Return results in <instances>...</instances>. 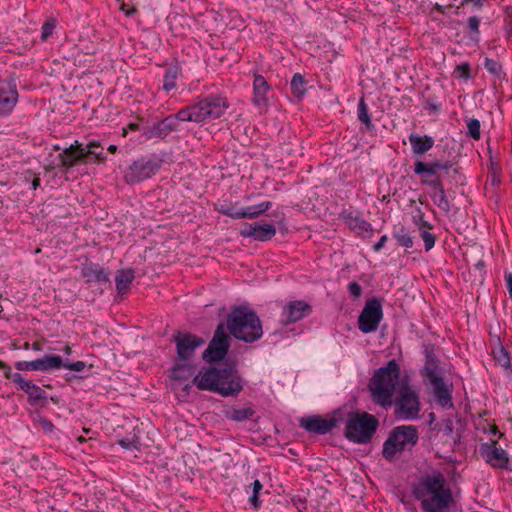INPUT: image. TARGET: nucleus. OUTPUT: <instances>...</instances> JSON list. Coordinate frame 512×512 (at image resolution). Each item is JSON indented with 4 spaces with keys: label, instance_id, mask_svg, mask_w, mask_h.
<instances>
[{
    "label": "nucleus",
    "instance_id": "obj_29",
    "mask_svg": "<svg viewBox=\"0 0 512 512\" xmlns=\"http://www.w3.org/2000/svg\"><path fill=\"white\" fill-rule=\"evenodd\" d=\"M84 154H86V159H88V163L92 162L95 164H105L107 161V156L103 152V147L99 140H91L85 146L83 145Z\"/></svg>",
    "mask_w": 512,
    "mask_h": 512
},
{
    "label": "nucleus",
    "instance_id": "obj_11",
    "mask_svg": "<svg viewBox=\"0 0 512 512\" xmlns=\"http://www.w3.org/2000/svg\"><path fill=\"white\" fill-rule=\"evenodd\" d=\"M343 408L333 410L327 417L320 415H309L299 419V426L306 432L315 435H326L334 428L343 424Z\"/></svg>",
    "mask_w": 512,
    "mask_h": 512
},
{
    "label": "nucleus",
    "instance_id": "obj_42",
    "mask_svg": "<svg viewBox=\"0 0 512 512\" xmlns=\"http://www.w3.org/2000/svg\"><path fill=\"white\" fill-rule=\"evenodd\" d=\"M467 135L474 140H480L481 138V123L476 118H467Z\"/></svg>",
    "mask_w": 512,
    "mask_h": 512
},
{
    "label": "nucleus",
    "instance_id": "obj_37",
    "mask_svg": "<svg viewBox=\"0 0 512 512\" xmlns=\"http://www.w3.org/2000/svg\"><path fill=\"white\" fill-rule=\"evenodd\" d=\"M414 173L420 176V180L441 177L440 173H437L432 168L428 167L427 162L421 160H417L414 163Z\"/></svg>",
    "mask_w": 512,
    "mask_h": 512
},
{
    "label": "nucleus",
    "instance_id": "obj_31",
    "mask_svg": "<svg viewBox=\"0 0 512 512\" xmlns=\"http://www.w3.org/2000/svg\"><path fill=\"white\" fill-rule=\"evenodd\" d=\"M134 278L135 272L133 269H120L116 272L115 283L118 295H125L129 291Z\"/></svg>",
    "mask_w": 512,
    "mask_h": 512
},
{
    "label": "nucleus",
    "instance_id": "obj_52",
    "mask_svg": "<svg viewBox=\"0 0 512 512\" xmlns=\"http://www.w3.org/2000/svg\"><path fill=\"white\" fill-rule=\"evenodd\" d=\"M38 423L46 433H52L55 430L54 424L44 416L38 417Z\"/></svg>",
    "mask_w": 512,
    "mask_h": 512
},
{
    "label": "nucleus",
    "instance_id": "obj_49",
    "mask_svg": "<svg viewBox=\"0 0 512 512\" xmlns=\"http://www.w3.org/2000/svg\"><path fill=\"white\" fill-rule=\"evenodd\" d=\"M61 368L75 372H81L86 368V363L84 361L69 362L62 360Z\"/></svg>",
    "mask_w": 512,
    "mask_h": 512
},
{
    "label": "nucleus",
    "instance_id": "obj_44",
    "mask_svg": "<svg viewBox=\"0 0 512 512\" xmlns=\"http://www.w3.org/2000/svg\"><path fill=\"white\" fill-rule=\"evenodd\" d=\"M57 27V20L54 17L47 18L41 27V41L45 42L52 36L55 28Z\"/></svg>",
    "mask_w": 512,
    "mask_h": 512
},
{
    "label": "nucleus",
    "instance_id": "obj_22",
    "mask_svg": "<svg viewBox=\"0 0 512 512\" xmlns=\"http://www.w3.org/2000/svg\"><path fill=\"white\" fill-rule=\"evenodd\" d=\"M244 238H252L255 241L266 242L276 234V227L269 223H245L239 232Z\"/></svg>",
    "mask_w": 512,
    "mask_h": 512
},
{
    "label": "nucleus",
    "instance_id": "obj_27",
    "mask_svg": "<svg viewBox=\"0 0 512 512\" xmlns=\"http://www.w3.org/2000/svg\"><path fill=\"white\" fill-rule=\"evenodd\" d=\"M181 74L182 66L177 60L169 64H166L161 89L167 94L172 90L176 89L177 79Z\"/></svg>",
    "mask_w": 512,
    "mask_h": 512
},
{
    "label": "nucleus",
    "instance_id": "obj_14",
    "mask_svg": "<svg viewBox=\"0 0 512 512\" xmlns=\"http://www.w3.org/2000/svg\"><path fill=\"white\" fill-rule=\"evenodd\" d=\"M6 379L11 380L17 389L27 395V402L35 408H46L48 406V394L32 380H26L20 373L6 372Z\"/></svg>",
    "mask_w": 512,
    "mask_h": 512
},
{
    "label": "nucleus",
    "instance_id": "obj_51",
    "mask_svg": "<svg viewBox=\"0 0 512 512\" xmlns=\"http://www.w3.org/2000/svg\"><path fill=\"white\" fill-rule=\"evenodd\" d=\"M435 97H428L425 100L424 109L429 111V113H437L441 109V105L435 102Z\"/></svg>",
    "mask_w": 512,
    "mask_h": 512
},
{
    "label": "nucleus",
    "instance_id": "obj_17",
    "mask_svg": "<svg viewBox=\"0 0 512 512\" xmlns=\"http://www.w3.org/2000/svg\"><path fill=\"white\" fill-rule=\"evenodd\" d=\"M56 159L58 162L49 164L47 167L48 170L60 167L63 172L68 173L73 167L88 163L86 154H84L83 144L78 140H75L73 144L63 149V151L57 155Z\"/></svg>",
    "mask_w": 512,
    "mask_h": 512
},
{
    "label": "nucleus",
    "instance_id": "obj_59",
    "mask_svg": "<svg viewBox=\"0 0 512 512\" xmlns=\"http://www.w3.org/2000/svg\"><path fill=\"white\" fill-rule=\"evenodd\" d=\"M272 207V202L270 201H264L256 205V208L260 215L268 211Z\"/></svg>",
    "mask_w": 512,
    "mask_h": 512
},
{
    "label": "nucleus",
    "instance_id": "obj_47",
    "mask_svg": "<svg viewBox=\"0 0 512 512\" xmlns=\"http://www.w3.org/2000/svg\"><path fill=\"white\" fill-rule=\"evenodd\" d=\"M419 234H420L421 239L424 242L425 251L426 252L430 251L435 246V243L437 240L436 235L431 233L430 230L429 231L423 230Z\"/></svg>",
    "mask_w": 512,
    "mask_h": 512
},
{
    "label": "nucleus",
    "instance_id": "obj_53",
    "mask_svg": "<svg viewBox=\"0 0 512 512\" xmlns=\"http://www.w3.org/2000/svg\"><path fill=\"white\" fill-rule=\"evenodd\" d=\"M243 211V218L248 219H256L260 216V213L258 212L256 205L247 206L245 208H242Z\"/></svg>",
    "mask_w": 512,
    "mask_h": 512
},
{
    "label": "nucleus",
    "instance_id": "obj_13",
    "mask_svg": "<svg viewBox=\"0 0 512 512\" xmlns=\"http://www.w3.org/2000/svg\"><path fill=\"white\" fill-rule=\"evenodd\" d=\"M230 345V335L227 333L225 324L221 322L217 325L212 339L203 351L202 359L210 366L220 363L226 357Z\"/></svg>",
    "mask_w": 512,
    "mask_h": 512
},
{
    "label": "nucleus",
    "instance_id": "obj_28",
    "mask_svg": "<svg viewBox=\"0 0 512 512\" xmlns=\"http://www.w3.org/2000/svg\"><path fill=\"white\" fill-rule=\"evenodd\" d=\"M409 142L414 155L421 156L431 150L434 146V139L429 135H419L411 133L409 135Z\"/></svg>",
    "mask_w": 512,
    "mask_h": 512
},
{
    "label": "nucleus",
    "instance_id": "obj_19",
    "mask_svg": "<svg viewBox=\"0 0 512 512\" xmlns=\"http://www.w3.org/2000/svg\"><path fill=\"white\" fill-rule=\"evenodd\" d=\"M18 90L16 79L12 76L0 81V116H9L17 102H18Z\"/></svg>",
    "mask_w": 512,
    "mask_h": 512
},
{
    "label": "nucleus",
    "instance_id": "obj_3",
    "mask_svg": "<svg viewBox=\"0 0 512 512\" xmlns=\"http://www.w3.org/2000/svg\"><path fill=\"white\" fill-rule=\"evenodd\" d=\"M225 327L235 339L245 343H254L263 336L259 316L247 305L232 307L226 318Z\"/></svg>",
    "mask_w": 512,
    "mask_h": 512
},
{
    "label": "nucleus",
    "instance_id": "obj_20",
    "mask_svg": "<svg viewBox=\"0 0 512 512\" xmlns=\"http://www.w3.org/2000/svg\"><path fill=\"white\" fill-rule=\"evenodd\" d=\"M62 357L59 355L46 354L42 358L32 361H17L14 367L18 371H41L48 372L61 369Z\"/></svg>",
    "mask_w": 512,
    "mask_h": 512
},
{
    "label": "nucleus",
    "instance_id": "obj_5",
    "mask_svg": "<svg viewBox=\"0 0 512 512\" xmlns=\"http://www.w3.org/2000/svg\"><path fill=\"white\" fill-rule=\"evenodd\" d=\"M172 341L176 345V358L171 368V378L185 380L194 369L193 361L196 350L206 342L204 338L196 334L181 331L173 334Z\"/></svg>",
    "mask_w": 512,
    "mask_h": 512
},
{
    "label": "nucleus",
    "instance_id": "obj_15",
    "mask_svg": "<svg viewBox=\"0 0 512 512\" xmlns=\"http://www.w3.org/2000/svg\"><path fill=\"white\" fill-rule=\"evenodd\" d=\"M383 299L372 297L366 300L358 317V328L364 334L375 332L383 319Z\"/></svg>",
    "mask_w": 512,
    "mask_h": 512
},
{
    "label": "nucleus",
    "instance_id": "obj_24",
    "mask_svg": "<svg viewBox=\"0 0 512 512\" xmlns=\"http://www.w3.org/2000/svg\"><path fill=\"white\" fill-rule=\"evenodd\" d=\"M271 86L260 74H254L252 103L260 111L266 110L269 105L268 93Z\"/></svg>",
    "mask_w": 512,
    "mask_h": 512
},
{
    "label": "nucleus",
    "instance_id": "obj_61",
    "mask_svg": "<svg viewBox=\"0 0 512 512\" xmlns=\"http://www.w3.org/2000/svg\"><path fill=\"white\" fill-rule=\"evenodd\" d=\"M232 207L231 203H222L219 208H217L218 212L223 214L224 210L230 209Z\"/></svg>",
    "mask_w": 512,
    "mask_h": 512
},
{
    "label": "nucleus",
    "instance_id": "obj_50",
    "mask_svg": "<svg viewBox=\"0 0 512 512\" xmlns=\"http://www.w3.org/2000/svg\"><path fill=\"white\" fill-rule=\"evenodd\" d=\"M347 288L350 296L353 299H358L362 295L363 289L361 285L356 281L350 282Z\"/></svg>",
    "mask_w": 512,
    "mask_h": 512
},
{
    "label": "nucleus",
    "instance_id": "obj_39",
    "mask_svg": "<svg viewBox=\"0 0 512 512\" xmlns=\"http://www.w3.org/2000/svg\"><path fill=\"white\" fill-rule=\"evenodd\" d=\"M430 197L433 203L443 212L448 213L451 210V204L446 196L445 189L431 192Z\"/></svg>",
    "mask_w": 512,
    "mask_h": 512
},
{
    "label": "nucleus",
    "instance_id": "obj_56",
    "mask_svg": "<svg viewBox=\"0 0 512 512\" xmlns=\"http://www.w3.org/2000/svg\"><path fill=\"white\" fill-rule=\"evenodd\" d=\"M415 226L417 227L419 233H421L423 230L429 231L434 228V226L425 219L419 220V223H417Z\"/></svg>",
    "mask_w": 512,
    "mask_h": 512
},
{
    "label": "nucleus",
    "instance_id": "obj_41",
    "mask_svg": "<svg viewBox=\"0 0 512 512\" xmlns=\"http://www.w3.org/2000/svg\"><path fill=\"white\" fill-rule=\"evenodd\" d=\"M493 357L495 361L504 369H511L510 356L507 349L503 345H499L493 350Z\"/></svg>",
    "mask_w": 512,
    "mask_h": 512
},
{
    "label": "nucleus",
    "instance_id": "obj_12",
    "mask_svg": "<svg viewBox=\"0 0 512 512\" xmlns=\"http://www.w3.org/2000/svg\"><path fill=\"white\" fill-rule=\"evenodd\" d=\"M180 122H187L182 108L174 114L167 115L145 126L143 136H145L146 139L156 138L165 141L171 133L179 131Z\"/></svg>",
    "mask_w": 512,
    "mask_h": 512
},
{
    "label": "nucleus",
    "instance_id": "obj_62",
    "mask_svg": "<svg viewBox=\"0 0 512 512\" xmlns=\"http://www.w3.org/2000/svg\"><path fill=\"white\" fill-rule=\"evenodd\" d=\"M10 369H11V368H10V366H9V365H7L5 362H3V361H1V360H0V370H2V371H3L4 377H6V372H7V371H10Z\"/></svg>",
    "mask_w": 512,
    "mask_h": 512
},
{
    "label": "nucleus",
    "instance_id": "obj_1",
    "mask_svg": "<svg viewBox=\"0 0 512 512\" xmlns=\"http://www.w3.org/2000/svg\"><path fill=\"white\" fill-rule=\"evenodd\" d=\"M411 493L420 501L423 512H450L454 503L452 492L440 471L421 476L411 484Z\"/></svg>",
    "mask_w": 512,
    "mask_h": 512
},
{
    "label": "nucleus",
    "instance_id": "obj_43",
    "mask_svg": "<svg viewBox=\"0 0 512 512\" xmlns=\"http://www.w3.org/2000/svg\"><path fill=\"white\" fill-rule=\"evenodd\" d=\"M453 76L455 78L462 79L465 82H467L469 79L472 78L470 64L468 62H462L458 64L453 71Z\"/></svg>",
    "mask_w": 512,
    "mask_h": 512
},
{
    "label": "nucleus",
    "instance_id": "obj_35",
    "mask_svg": "<svg viewBox=\"0 0 512 512\" xmlns=\"http://www.w3.org/2000/svg\"><path fill=\"white\" fill-rule=\"evenodd\" d=\"M392 236L397 241V244L399 246H402L405 248H412L414 245L413 237L411 236L410 232L404 226H401L398 229H395L392 232Z\"/></svg>",
    "mask_w": 512,
    "mask_h": 512
},
{
    "label": "nucleus",
    "instance_id": "obj_33",
    "mask_svg": "<svg viewBox=\"0 0 512 512\" xmlns=\"http://www.w3.org/2000/svg\"><path fill=\"white\" fill-rule=\"evenodd\" d=\"M256 414V411L252 407L245 408H231L225 411L224 415L227 419L235 422H244L248 419H252Z\"/></svg>",
    "mask_w": 512,
    "mask_h": 512
},
{
    "label": "nucleus",
    "instance_id": "obj_16",
    "mask_svg": "<svg viewBox=\"0 0 512 512\" xmlns=\"http://www.w3.org/2000/svg\"><path fill=\"white\" fill-rule=\"evenodd\" d=\"M339 218L358 237L368 239L373 236L374 229L371 223L363 218V212L359 209L353 206L344 207L339 213Z\"/></svg>",
    "mask_w": 512,
    "mask_h": 512
},
{
    "label": "nucleus",
    "instance_id": "obj_26",
    "mask_svg": "<svg viewBox=\"0 0 512 512\" xmlns=\"http://www.w3.org/2000/svg\"><path fill=\"white\" fill-rule=\"evenodd\" d=\"M428 381L433 386L436 402L443 408L453 407L452 389L444 382L443 377L440 375Z\"/></svg>",
    "mask_w": 512,
    "mask_h": 512
},
{
    "label": "nucleus",
    "instance_id": "obj_54",
    "mask_svg": "<svg viewBox=\"0 0 512 512\" xmlns=\"http://www.w3.org/2000/svg\"><path fill=\"white\" fill-rule=\"evenodd\" d=\"M243 211L241 209H236L232 206L230 209L224 210L223 215L228 216L232 219H243Z\"/></svg>",
    "mask_w": 512,
    "mask_h": 512
},
{
    "label": "nucleus",
    "instance_id": "obj_63",
    "mask_svg": "<svg viewBox=\"0 0 512 512\" xmlns=\"http://www.w3.org/2000/svg\"><path fill=\"white\" fill-rule=\"evenodd\" d=\"M39 186H40V178H39V177H35V178L32 180L31 188H32L33 190H36Z\"/></svg>",
    "mask_w": 512,
    "mask_h": 512
},
{
    "label": "nucleus",
    "instance_id": "obj_36",
    "mask_svg": "<svg viewBox=\"0 0 512 512\" xmlns=\"http://www.w3.org/2000/svg\"><path fill=\"white\" fill-rule=\"evenodd\" d=\"M262 489L263 484L258 479H256L250 486L246 487L247 493L251 490V495L248 501L255 510H259L262 506V501L259 499V494Z\"/></svg>",
    "mask_w": 512,
    "mask_h": 512
},
{
    "label": "nucleus",
    "instance_id": "obj_38",
    "mask_svg": "<svg viewBox=\"0 0 512 512\" xmlns=\"http://www.w3.org/2000/svg\"><path fill=\"white\" fill-rule=\"evenodd\" d=\"M306 81L300 73H295L290 82L291 93L296 98H302L306 93Z\"/></svg>",
    "mask_w": 512,
    "mask_h": 512
},
{
    "label": "nucleus",
    "instance_id": "obj_6",
    "mask_svg": "<svg viewBox=\"0 0 512 512\" xmlns=\"http://www.w3.org/2000/svg\"><path fill=\"white\" fill-rule=\"evenodd\" d=\"M344 436L356 444H368L375 435L378 419L368 412H353L343 408Z\"/></svg>",
    "mask_w": 512,
    "mask_h": 512
},
{
    "label": "nucleus",
    "instance_id": "obj_18",
    "mask_svg": "<svg viewBox=\"0 0 512 512\" xmlns=\"http://www.w3.org/2000/svg\"><path fill=\"white\" fill-rule=\"evenodd\" d=\"M480 454L492 468L512 471L509 455L506 450L498 446L497 440L491 439L489 442L482 443Z\"/></svg>",
    "mask_w": 512,
    "mask_h": 512
},
{
    "label": "nucleus",
    "instance_id": "obj_23",
    "mask_svg": "<svg viewBox=\"0 0 512 512\" xmlns=\"http://www.w3.org/2000/svg\"><path fill=\"white\" fill-rule=\"evenodd\" d=\"M427 166L432 168L434 171H444L447 175L449 182L455 186L464 185L466 181L465 175L461 172L460 167L456 162L451 160H435L427 162Z\"/></svg>",
    "mask_w": 512,
    "mask_h": 512
},
{
    "label": "nucleus",
    "instance_id": "obj_40",
    "mask_svg": "<svg viewBox=\"0 0 512 512\" xmlns=\"http://www.w3.org/2000/svg\"><path fill=\"white\" fill-rule=\"evenodd\" d=\"M480 18L476 15L468 17L466 27L468 29L469 38L478 43L480 41Z\"/></svg>",
    "mask_w": 512,
    "mask_h": 512
},
{
    "label": "nucleus",
    "instance_id": "obj_25",
    "mask_svg": "<svg viewBox=\"0 0 512 512\" xmlns=\"http://www.w3.org/2000/svg\"><path fill=\"white\" fill-rule=\"evenodd\" d=\"M80 275L87 284H110V271L101 267L98 263L83 264Z\"/></svg>",
    "mask_w": 512,
    "mask_h": 512
},
{
    "label": "nucleus",
    "instance_id": "obj_30",
    "mask_svg": "<svg viewBox=\"0 0 512 512\" xmlns=\"http://www.w3.org/2000/svg\"><path fill=\"white\" fill-rule=\"evenodd\" d=\"M420 374L428 380L440 376L439 359L433 350H425V364Z\"/></svg>",
    "mask_w": 512,
    "mask_h": 512
},
{
    "label": "nucleus",
    "instance_id": "obj_58",
    "mask_svg": "<svg viewBox=\"0 0 512 512\" xmlns=\"http://www.w3.org/2000/svg\"><path fill=\"white\" fill-rule=\"evenodd\" d=\"M292 502L294 504V506L297 507L298 510H302V509H306V499L305 498H301L300 496H294L292 498Z\"/></svg>",
    "mask_w": 512,
    "mask_h": 512
},
{
    "label": "nucleus",
    "instance_id": "obj_60",
    "mask_svg": "<svg viewBox=\"0 0 512 512\" xmlns=\"http://www.w3.org/2000/svg\"><path fill=\"white\" fill-rule=\"evenodd\" d=\"M413 223L416 225L417 223H419V220H424V213L422 212L421 209H418L417 210V214L413 216Z\"/></svg>",
    "mask_w": 512,
    "mask_h": 512
},
{
    "label": "nucleus",
    "instance_id": "obj_4",
    "mask_svg": "<svg viewBox=\"0 0 512 512\" xmlns=\"http://www.w3.org/2000/svg\"><path fill=\"white\" fill-rule=\"evenodd\" d=\"M401 369L395 359L376 369L369 380L368 389L375 404L383 407L393 404V395L399 384Z\"/></svg>",
    "mask_w": 512,
    "mask_h": 512
},
{
    "label": "nucleus",
    "instance_id": "obj_55",
    "mask_svg": "<svg viewBox=\"0 0 512 512\" xmlns=\"http://www.w3.org/2000/svg\"><path fill=\"white\" fill-rule=\"evenodd\" d=\"M506 288L509 293V297L512 300V272L505 271L504 274Z\"/></svg>",
    "mask_w": 512,
    "mask_h": 512
},
{
    "label": "nucleus",
    "instance_id": "obj_2",
    "mask_svg": "<svg viewBox=\"0 0 512 512\" xmlns=\"http://www.w3.org/2000/svg\"><path fill=\"white\" fill-rule=\"evenodd\" d=\"M192 382L200 391H209L225 398H236L246 384L234 365L202 367Z\"/></svg>",
    "mask_w": 512,
    "mask_h": 512
},
{
    "label": "nucleus",
    "instance_id": "obj_7",
    "mask_svg": "<svg viewBox=\"0 0 512 512\" xmlns=\"http://www.w3.org/2000/svg\"><path fill=\"white\" fill-rule=\"evenodd\" d=\"M229 103L226 97L209 94L183 107L187 122L206 123L224 115Z\"/></svg>",
    "mask_w": 512,
    "mask_h": 512
},
{
    "label": "nucleus",
    "instance_id": "obj_9",
    "mask_svg": "<svg viewBox=\"0 0 512 512\" xmlns=\"http://www.w3.org/2000/svg\"><path fill=\"white\" fill-rule=\"evenodd\" d=\"M163 162V158L156 153L141 156L122 170L123 180L128 185L138 184L155 175Z\"/></svg>",
    "mask_w": 512,
    "mask_h": 512
},
{
    "label": "nucleus",
    "instance_id": "obj_32",
    "mask_svg": "<svg viewBox=\"0 0 512 512\" xmlns=\"http://www.w3.org/2000/svg\"><path fill=\"white\" fill-rule=\"evenodd\" d=\"M117 444L125 450L140 451L142 444L139 435V430L133 428V430L129 432L126 436L119 437L117 440Z\"/></svg>",
    "mask_w": 512,
    "mask_h": 512
},
{
    "label": "nucleus",
    "instance_id": "obj_57",
    "mask_svg": "<svg viewBox=\"0 0 512 512\" xmlns=\"http://www.w3.org/2000/svg\"><path fill=\"white\" fill-rule=\"evenodd\" d=\"M387 241H388L387 235L381 236L380 239L373 246L374 252H380L384 248Z\"/></svg>",
    "mask_w": 512,
    "mask_h": 512
},
{
    "label": "nucleus",
    "instance_id": "obj_46",
    "mask_svg": "<svg viewBox=\"0 0 512 512\" xmlns=\"http://www.w3.org/2000/svg\"><path fill=\"white\" fill-rule=\"evenodd\" d=\"M504 10V19H503V29L508 37L512 36V6L507 5L503 8Z\"/></svg>",
    "mask_w": 512,
    "mask_h": 512
},
{
    "label": "nucleus",
    "instance_id": "obj_34",
    "mask_svg": "<svg viewBox=\"0 0 512 512\" xmlns=\"http://www.w3.org/2000/svg\"><path fill=\"white\" fill-rule=\"evenodd\" d=\"M357 118L358 120L364 124L365 129L367 131L375 130V125L372 122L371 115L369 113L368 105L366 104L364 98H361L358 102L357 106Z\"/></svg>",
    "mask_w": 512,
    "mask_h": 512
},
{
    "label": "nucleus",
    "instance_id": "obj_8",
    "mask_svg": "<svg viewBox=\"0 0 512 512\" xmlns=\"http://www.w3.org/2000/svg\"><path fill=\"white\" fill-rule=\"evenodd\" d=\"M419 440V433L414 425L394 427L383 443L382 455L387 461H393L398 453L411 450Z\"/></svg>",
    "mask_w": 512,
    "mask_h": 512
},
{
    "label": "nucleus",
    "instance_id": "obj_21",
    "mask_svg": "<svg viewBox=\"0 0 512 512\" xmlns=\"http://www.w3.org/2000/svg\"><path fill=\"white\" fill-rule=\"evenodd\" d=\"M312 313V306L303 300L288 302L281 312V323L289 325L308 317Z\"/></svg>",
    "mask_w": 512,
    "mask_h": 512
},
{
    "label": "nucleus",
    "instance_id": "obj_45",
    "mask_svg": "<svg viewBox=\"0 0 512 512\" xmlns=\"http://www.w3.org/2000/svg\"><path fill=\"white\" fill-rule=\"evenodd\" d=\"M484 68L492 75L500 78L502 72V65L499 61L486 57L484 60Z\"/></svg>",
    "mask_w": 512,
    "mask_h": 512
},
{
    "label": "nucleus",
    "instance_id": "obj_10",
    "mask_svg": "<svg viewBox=\"0 0 512 512\" xmlns=\"http://www.w3.org/2000/svg\"><path fill=\"white\" fill-rule=\"evenodd\" d=\"M394 405V413L398 419L416 420L419 418L421 410L419 394L407 382H402Z\"/></svg>",
    "mask_w": 512,
    "mask_h": 512
},
{
    "label": "nucleus",
    "instance_id": "obj_48",
    "mask_svg": "<svg viewBox=\"0 0 512 512\" xmlns=\"http://www.w3.org/2000/svg\"><path fill=\"white\" fill-rule=\"evenodd\" d=\"M421 184L428 186L431 189V192L441 191L445 189L441 177L433 179H421Z\"/></svg>",
    "mask_w": 512,
    "mask_h": 512
},
{
    "label": "nucleus",
    "instance_id": "obj_64",
    "mask_svg": "<svg viewBox=\"0 0 512 512\" xmlns=\"http://www.w3.org/2000/svg\"><path fill=\"white\" fill-rule=\"evenodd\" d=\"M490 183H491L492 186H497L500 183L499 177L496 176V175H493L491 177Z\"/></svg>",
    "mask_w": 512,
    "mask_h": 512
}]
</instances>
